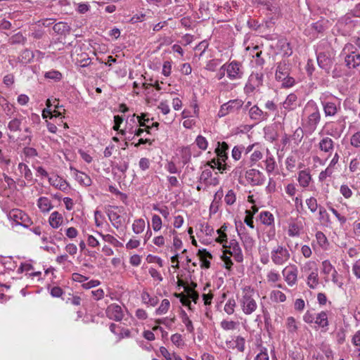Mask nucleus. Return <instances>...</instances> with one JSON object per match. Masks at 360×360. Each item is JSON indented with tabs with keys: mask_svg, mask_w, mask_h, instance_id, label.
<instances>
[{
	"mask_svg": "<svg viewBox=\"0 0 360 360\" xmlns=\"http://www.w3.org/2000/svg\"><path fill=\"white\" fill-rule=\"evenodd\" d=\"M321 120V112L316 103L313 100L309 101L302 112L301 126L305 131V134L311 135L316 129Z\"/></svg>",
	"mask_w": 360,
	"mask_h": 360,
	"instance_id": "1",
	"label": "nucleus"
},
{
	"mask_svg": "<svg viewBox=\"0 0 360 360\" xmlns=\"http://www.w3.org/2000/svg\"><path fill=\"white\" fill-rule=\"evenodd\" d=\"M255 293L254 289L250 286L242 289L238 302L243 312L246 315L252 314L257 308V302L254 299Z\"/></svg>",
	"mask_w": 360,
	"mask_h": 360,
	"instance_id": "2",
	"label": "nucleus"
},
{
	"mask_svg": "<svg viewBox=\"0 0 360 360\" xmlns=\"http://www.w3.org/2000/svg\"><path fill=\"white\" fill-rule=\"evenodd\" d=\"M221 69L226 70V76L231 81L242 79L245 73L243 63L236 60L224 63Z\"/></svg>",
	"mask_w": 360,
	"mask_h": 360,
	"instance_id": "3",
	"label": "nucleus"
},
{
	"mask_svg": "<svg viewBox=\"0 0 360 360\" xmlns=\"http://www.w3.org/2000/svg\"><path fill=\"white\" fill-rule=\"evenodd\" d=\"M342 53L345 55V63L348 68H358L360 67V53L352 44H347L342 49Z\"/></svg>",
	"mask_w": 360,
	"mask_h": 360,
	"instance_id": "4",
	"label": "nucleus"
},
{
	"mask_svg": "<svg viewBox=\"0 0 360 360\" xmlns=\"http://www.w3.org/2000/svg\"><path fill=\"white\" fill-rule=\"evenodd\" d=\"M228 150L229 145L226 142H218V146L215 149V153H217L218 160H216L215 159H213L211 160V162L208 163V165L212 168L217 165V169L220 171L226 170L227 168L226 165H222L221 162H225L226 160L228 158Z\"/></svg>",
	"mask_w": 360,
	"mask_h": 360,
	"instance_id": "5",
	"label": "nucleus"
},
{
	"mask_svg": "<svg viewBox=\"0 0 360 360\" xmlns=\"http://www.w3.org/2000/svg\"><path fill=\"white\" fill-rule=\"evenodd\" d=\"M221 244L224 249V254H229L233 257L237 262H242L243 261L242 250L236 240L232 239L229 242H224Z\"/></svg>",
	"mask_w": 360,
	"mask_h": 360,
	"instance_id": "6",
	"label": "nucleus"
},
{
	"mask_svg": "<svg viewBox=\"0 0 360 360\" xmlns=\"http://www.w3.org/2000/svg\"><path fill=\"white\" fill-rule=\"evenodd\" d=\"M290 257L289 250L283 245H278L271 252V258L276 265H283Z\"/></svg>",
	"mask_w": 360,
	"mask_h": 360,
	"instance_id": "7",
	"label": "nucleus"
},
{
	"mask_svg": "<svg viewBox=\"0 0 360 360\" xmlns=\"http://www.w3.org/2000/svg\"><path fill=\"white\" fill-rule=\"evenodd\" d=\"M321 102L326 117L335 116L341 108L340 101L337 98L330 101L321 99Z\"/></svg>",
	"mask_w": 360,
	"mask_h": 360,
	"instance_id": "8",
	"label": "nucleus"
},
{
	"mask_svg": "<svg viewBox=\"0 0 360 360\" xmlns=\"http://www.w3.org/2000/svg\"><path fill=\"white\" fill-rule=\"evenodd\" d=\"M245 178L252 186L263 185L266 178L260 171L255 169H250L245 173Z\"/></svg>",
	"mask_w": 360,
	"mask_h": 360,
	"instance_id": "9",
	"label": "nucleus"
},
{
	"mask_svg": "<svg viewBox=\"0 0 360 360\" xmlns=\"http://www.w3.org/2000/svg\"><path fill=\"white\" fill-rule=\"evenodd\" d=\"M236 226L238 234L243 243L244 248L246 250L252 248L255 241L252 237L246 231V229L244 225L240 222V225L236 224Z\"/></svg>",
	"mask_w": 360,
	"mask_h": 360,
	"instance_id": "10",
	"label": "nucleus"
},
{
	"mask_svg": "<svg viewBox=\"0 0 360 360\" xmlns=\"http://www.w3.org/2000/svg\"><path fill=\"white\" fill-rule=\"evenodd\" d=\"M290 64L287 60H282L281 61L277 63L276 64V70L275 73L276 79L278 81V79H284L285 77H287L288 75H290Z\"/></svg>",
	"mask_w": 360,
	"mask_h": 360,
	"instance_id": "11",
	"label": "nucleus"
},
{
	"mask_svg": "<svg viewBox=\"0 0 360 360\" xmlns=\"http://www.w3.org/2000/svg\"><path fill=\"white\" fill-rule=\"evenodd\" d=\"M108 318L115 321H120L123 319L124 314L122 307L117 304H110L105 311Z\"/></svg>",
	"mask_w": 360,
	"mask_h": 360,
	"instance_id": "12",
	"label": "nucleus"
},
{
	"mask_svg": "<svg viewBox=\"0 0 360 360\" xmlns=\"http://www.w3.org/2000/svg\"><path fill=\"white\" fill-rule=\"evenodd\" d=\"M297 273V268L295 265L286 266L282 271L285 281L290 286H292L296 283Z\"/></svg>",
	"mask_w": 360,
	"mask_h": 360,
	"instance_id": "13",
	"label": "nucleus"
},
{
	"mask_svg": "<svg viewBox=\"0 0 360 360\" xmlns=\"http://www.w3.org/2000/svg\"><path fill=\"white\" fill-rule=\"evenodd\" d=\"M249 116L252 120L260 122L266 120L269 115L268 112L263 111L257 105H255L249 110Z\"/></svg>",
	"mask_w": 360,
	"mask_h": 360,
	"instance_id": "14",
	"label": "nucleus"
},
{
	"mask_svg": "<svg viewBox=\"0 0 360 360\" xmlns=\"http://www.w3.org/2000/svg\"><path fill=\"white\" fill-rule=\"evenodd\" d=\"M318 148L321 151L330 155L334 150V141L328 136L323 137L320 140Z\"/></svg>",
	"mask_w": 360,
	"mask_h": 360,
	"instance_id": "15",
	"label": "nucleus"
},
{
	"mask_svg": "<svg viewBox=\"0 0 360 360\" xmlns=\"http://www.w3.org/2000/svg\"><path fill=\"white\" fill-rule=\"evenodd\" d=\"M317 63L320 68L328 72L332 67V60L324 53H319L316 56Z\"/></svg>",
	"mask_w": 360,
	"mask_h": 360,
	"instance_id": "16",
	"label": "nucleus"
},
{
	"mask_svg": "<svg viewBox=\"0 0 360 360\" xmlns=\"http://www.w3.org/2000/svg\"><path fill=\"white\" fill-rule=\"evenodd\" d=\"M319 328L322 329V331L326 332L328 330L329 325L328 315L326 311H321L317 313L315 317L314 323Z\"/></svg>",
	"mask_w": 360,
	"mask_h": 360,
	"instance_id": "17",
	"label": "nucleus"
},
{
	"mask_svg": "<svg viewBox=\"0 0 360 360\" xmlns=\"http://www.w3.org/2000/svg\"><path fill=\"white\" fill-rule=\"evenodd\" d=\"M297 96L295 94H290L282 103L281 109L283 108L285 110L292 111L296 109L297 107Z\"/></svg>",
	"mask_w": 360,
	"mask_h": 360,
	"instance_id": "18",
	"label": "nucleus"
},
{
	"mask_svg": "<svg viewBox=\"0 0 360 360\" xmlns=\"http://www.w3.org/2000/svg\"><path fill=\"white\" fill-rule=\"evenodd\" d=\"M49 182L51 185L65 192L69 188V184L63 179L58 176L49 177Z\"/></svg>",
	"mask_w": 360,
	"mask_h": 360,
	"instance_id": "19",
	"label": "nucleus"
},
{
	"mask_svg": "<svg viewBox=\"0 0 360 360\" xmlns=\"http://www.w3.org/2000/svg\"><path fill=\"white\" fill-rule=\"evenodd\" d=\"M146 115L142 114L141 116L136 117L134 114L131 117H128L127 120H129V123L134 124L136 127H148L146 123L149 122L150 119L146 118Z\"/></svg>",
	"mask_w": 360,
	"mask_h": 360,
	"instance_id": "20",
	"label": "nucleus"
},
{
	"mask_svg": "<svg viewBox=\"0 0 360 360\" xmlns=\"http://www.w3.org/2000/svg\"><path fill=\"white\" fill-rule=\"evenodd\" d=\"M53 30L58 34L66 36L70 33L71 27L67 22H58L53 25Z\"/></svg>",
	"mask_w": 360,
	"mask_h": 360,
	"instance_id": "21",
	"label": "nucleus"
},
{
	"mask_svg": "<svg viewBox=\"0 0 360 360\" xmlns=\"http://www.w3.org/2000/svg\"><path fill=\"white\" fill-rule=\"evenodd\" d=\"M264 162L266 172L268 174H271L276 168V163L273 155L268 149L266 150V159Z\"/></svg>",
	"mask_w": 360,
	"mask_h": 360,
	"instance_id": "22",
	"label": "nucleus"
},
{
	"mask_svg": "<svg viewBox=\"0 0 360 360\" xmlns=\"http://www.w3.org/2000/svg\"><path fill=\"white\" fill-rule=\"evenodd\" d=\"M311 176L307 170H302L298 173L297 181L300 186L306 188L309 185Z\"/></svg>",
	"mask_w": 360,
	"mask_h": 360,
	"instance_id": "23",
	"label": "nucleus"
},
{
	"mask_svg": "<svg viewBox=\"0 0 360 360\" xmlns=\"http://www.w3.org/2000/svg\"><path fill=\"white\" fill-rule=\"evenodd\" d=\"M91 63V58L89 57L88 53L81 51L80 53L77 54L75 58V64L82 68L88 67Z\"/></svg>",
	"mask_w": 360,
	"mask_h": 360,
	"instance_id": "24",
	"label": "nucleus"
},
{
	"mask_svg": "<svg viewBox=\"0 0 360 360\" xmlns=\"http://www.w3.org/2000/svg\"><path fill=\"white\" fill-rule=\"evenodd\" d=\"M307 284L311 289H316L318 287L319 281L317 269L311 271L307 276Z\"/></svg>",
	"mask_w": 360,
	"mask_h": 360,
	"instance_id": "25",
	"label": "nucleus"
},
{
	"mask_svg": "<svg viewBox=\"0 0 360 360\" xmlns=\"http://www.w3.org/2000/svg\"><path fill=\"white\" fill-rule=\"evenodd\" d=\"M324 30V25L321 21H317L311 24L307 30L305 32H311L312 34V37L316 38L318 37L319 33H321Z\"/></svg>",
	"mask_w": 360,
	"mask_h": 360,
	"instance_id": "26",
	"label": "nucleus"
},
{
	"mask_svg": "<svg viewBox=\"0 0 360 360\" xmlns=\"http://www.w3.org/2000/svg\"><path fill=\"white\" fill-rule=\"evenodd\" d=\"M63 221L62 214L58 212H53L49 217V224L53 229L58 228Z\"/></svg>",
	"mask_w": 360,
	"mask_h": 360,
	"instance_id": "27",
	"label": "nucleus"
},
{
	"mask_svg": "<svg viewBox=\"0 0 360 360\" xmlns=\"http://www.w3.org/2000/svg\"><path fill=\"white\" fill-rule=\"evenodd\" d=\"M259 219L261 222L266 226L274 225V217L269 211H262L259 214Z\"/></svg>",
	"mask_w": 360,
	"mask_h": 360,
	"instance_id": "28",
	"label": "nucleus"
},
{
	"mask_svg": "<svg viewBox=\"0 0 360 360\" xmlns=\"http://www.w3.org/2000/svg\"><path fill=\"white\" fill-rule=\"evenodd\" d=\"M226 105V107L229 111L230 113H233L239 110L243 105V101L240 99H234V100H230L227 103H224Z\"/></svg>",
	"mask_w": 360,
	"mask_h": 360,
	"instance_id": "29",
	"label": "nucleus"
},
{
	"mask_svg": "<svg viewBox=\"0 0 360 360\" xmlns=\"http://www.w3.org/2000/svg\"><path fill=\"white\" fill-rule=\"evenodd\" d=\"M198 255L200 257L202 262L201 266L205 269H208L210 266V262L207 258L212 259V255L210 252H207L205 249L199 250Z\"/></svg>",
	"mask_w": 360,
	"mask_h": 360,
	"instance_id": "30",
	"label": "nucleus"
},
{
	"mask_svg": "<svg viewBox=\"0 0 360 360\" xmlns=\"http://www.w3.org/2000/svg\"><path fill=\"white\" fill-rule=\"evenodd\" d=\"M34 57V55L32 51L29 49H25L18 56V60L20 63L27 64L33 60Z\"/></svg>",
	"mask_w": 360,
	"mask_h": 360,
	"instance_id": "31",
	"label": "nucleus"
},
{
	"mask_svg": "<svg viewBox=\"0 0 360 360\" xmlns=\"http://www.w3.org/2000/svg\"><path fill=\"white\" fill-rule=\"evenodd\" d=\"M75 179L82 185L89 186L91 184V178L85 173L75 169Z\"/></svg>",
	"mask_w": 360,
	"mask_h": 360,
	"instance_id": "32",
	"label": "nucleus"
},
{
	"mask_svg": "<svg viewBox=\"0 0 360 360\" xmlns=\"http://www.w3.org/2000/svg\"><path fill=\"white\" fill-rule=\"evenodd\" d=\"M248 80L258 88L263 84L264 74L262 72H252Z\"/></svg>",
	"mask_w": 360,
	"mask_h": 360,
	"instance_id": "33",
	"label": "nucleus"
},
{
	"mask_svg": "<svg viewBox=\"0 0 360 360\" xmlns=\"http://www.w3.org/2000/svg\"><path fill=\"white\" fill-rule=\"evenodd\" d=\"M180 317L183 323L185 325L187 331L189 333H193L194 327L188 314L184 311L182 310L180 314Z\"/></svg>",
	"mask_w": 360,
	"mask_h": 360,
	"instance_id": "34",
	"label": "nucleus"
},
{
	"mask_svg": "<svg viewBox=\"0 0 360 360\" xmlns=\"http://www.w3.org/2000/svg\"><path fill=\"white\" fill-rule=\"evenodd\" d=\"M286 328L289 333L295 334L297 333L298 326L296 320L292 316H289L286 319Z\"/></svg>",
	"mask_w": 360,
	"mask_h": 360,
	"instance_id": "35",
	"label": "nucleus"
},
{
	"mask_svg": "<svg viewBox=\"0 0 360 360\" xmlns=\"http://www.w3.org/2000/svg\"><path fill=\"white\" fill-rule=\"evenodd\" d=\"M38 207L42 212H49L52 208L51 200L46 197H41L38 200Z\"/></svg>",
	"mask_w": 360,
	"mask_h": 360,
	"instance_id": "36",
	"label": "nucleus"
},
{
	"mask_svg": "<svg viewBox=\"0 0 360 360\" xmlns=\"http://www.w3.org/2000/svg\"><path fill=\"white\" fill-rule=\"evenodd\" d=\"M159 351L166 360H183L179 356L175 354L174 353H170L164 347H160Z\"/></svg>",
	"mask_w": 360,
	"mask_h": 360,
	"instance_id": "37",
	"label": "nucleus"
},
{
	"mask_svg": "<svg viewBox=\"0 0 360 360\" xmlns=\"http://www.w3.org/2000/svg\"><path fill=\"white\" fill-rule=\"evenodd\" d=\"M279 44L281 46V50L283 51V54L285 57H289L292 53V48L290 47V44L289 42L286 41V40H280Z\"/></svg>",
	"mask_w": 360,
	"mask_h": 360,
	"instance_id": "38",
	"label": "nucleus"
},
{
	"mask_svg": "<svg viewBox=\"0 0 360 360\" xmlns=\"http://www.w3.org/2000/svg\"><path fill=\"white\" fill-rule=\"evenodd\" d=\"M226 229L227 226H226V224H224L223 226H221L220 229H219L217 231V233L219 235V236L216 238V242L221 244L224 243V242H227V235L225 233Z\"/></svg>",
	"mask_w": 360,
	"mask_h": 360,
	"instance_id": "39",
	"label": "nucleus"
},
{
	"mask_svg": "<svg viewBox=\"0 0 360 360\" xmlns=\"http://www.w3.org/2000/svg\"><path fill=\"white\" fill-rule=\"evenodd\" d=\"M146 223L145 221L142 219H136L134 221L132 224L133 231L139 234L141 233L145 229Z\"/></svg>",
	"mask_w": 360,
	"mask_h": 360,
	"instance_id": "40",
	"label": "nucleus"
},
{
	"mask_svg": "<svg viewBox=\"0 0 360 360\" xmlns=\"http://www.w3.org/2000/svg\"><path fill=\"white\" fill-rule=\"evenodd\" d=\"M141 298L143 303L150 304L155 307L158 304V298L156 297H151L148 292H143L141 295Z\"/></svg>",
	"mask_w": 360,
	"mask_h": 360,
	"instance_id": "41",
	"label": "nucleus"
},
{
	"mask_svg": "<svg viewBox=\"0 0 360 360\" xmlns=\"http://www.w3.org/2000/svg\"><path fill=\"white\" fill-rule=\"evenodd\" d=\"M316 239L318 244L323 249H326L328 246V239L325 234L321 231H317L316 233Z\"/></svg>",
	"mask_w": 360,
	"mask_h": 360,
	"instance_id": "42",
	"label": "nucleus"
},
{
	"mask_svg": "<svg viewBox=\"0 0 360 360\" xmlns=\"http://www.w3.org/2000/svg\"><path fill=\"white\" fill-rule=\"evenodd\" d=\"M108 217L115 228L118 229L121 226V217L118 214L115 212H110L108 213Z\"/></svg>",
	"mask_w": 360,
	"mask_h": 360,
	"instance_id": "43",
	"label": "nucleus"
},
{
	"mask_svg": "<svg viewBox=\"0 0 360 360\" xmlns=\"http://www.w3.org/2000/svg\"><path fill=\"white\" fill-rule=\"evenodd\" d=\"M304 134H305V131L304 130V128L301 126L295 129L292 136V139L296 144H298L299 143L301 142Z\"/></svg>",
	"mask_w": 360,
	"mask_h": 360,
	"instance_id": "44",
	"label": "nucleus"
},
{
	"mask_svg": "<svg viewBox=\"0 0 360 360\" xmlns=\"http://www.w3.org/2000/svg\"><path fill=\"white\" fill-rule=\"evenodd\" d=\"M271 299L274 301V302H283L284 301H285L286 300V296L281 291H279V290H273L271 292Z\"/></svg>",
	"mask_w": 360,
	"mask_h": 360,
	"instance_id": "45",
	"label": "nucleus"
},
{
	"mask_svg": "<svg viewBox=\"0 0 360 360\" xmlns=\"http://www.w3.org/2000/svg\"><path fill=\"white\" fill-rule=\"evenodd\" d=\"M236 306V300L233 298H230L228 300L224 306V311L229 314L231 315L234 313V309Z\"/></svg>",
	"mask_w": 360,
	"mask_h": 360,
	"instance_id": "46",
	"label": "nucleus"
},
{
	"mask_svg": "<svg viewBox=\"0 0 360 360\" xmlns=\"http://www.w3.org/2000/svg\"><path fill=\"white\" fill-rule=\"evenodd\" d=\"M322 265V273L328 275L330 274H332L335 269L334 266L331 264L329 260H324L321 263Z\"/></svg>",
	"mask_w": 360,
	"mask_h": 360,
	"instance_id": "47",
	"label": "nucleus"
},
{
	"mask_svg": "<svg viewBox=\"0 0 360 360\" xmlns=\"http://www.w3.org/2000/svg\"><path fill=\"white\" fill-rule=\"evenodd\" d=\"M245 150V146L243 145L236 146L232 150V158L235 160H239L241 158L242 153Z\"/></svg>",
	"mask_w": 360,
	"mask_h": 360,
	"instance_id": "48",
	"label": "nucleus"
},
{
	"mask_svg": "<svg viewBox=\"0 0 360 360\" xmlns=\"http://www.w3.org/2000/svg\"><path fill=\"white\" fill-rule=\"evenodd\" d=\"M98 233L103 238V239L105 242H108V243L113 245L115 247H119L122 245L119 240H117L114 236H112L110 234L103 235L101 233Z\"/></svg>",
	"mask_w": 360,
	"mask_h": 360,
	"instance_id": "49",
	"label": "nucleus"
},
{
	"mask_svg": "<svg viewBox=\"0 0 360 360\" xmlns=\"http://www.w3.org/2000/svg\"><path fill=\"white\" fill-rule=\"evenodd\" d=\"M221 327L225 330H235L238 326V323L233 321L223 320L221 323Z\"/></svg>",
	"mask_w": 360,
	"mask_h": 360,
	"instance_id": "50",
	"label": "nucleus"
},
{
	"mask_svg": "<svg viewBox=\"0 0 360 360\" xmlns=\"http://www.w3.org/2000/svg\"><path fill=\"white\" fill-rule=\"evenodd\" d=\"M21 120L14 118L8 122V128L11 131H18L20 130Z\"/></svg>",
	"mask_w": 360,
	"mask_h": 360,
	"instance_id": "51",
	"label": "nucleus"
},
{
	"mask_svg": "<svg viewBox=\"0 0 360 360\" xmlns=\"http://www.w3.org/2000/svg\"><path fill=\"white\" fill-rule=\"evenodd\" d=\"M257 212V209L255 208L253 213H252L250 210H246V216L244 219V222L251 229H254V224H253V214Z\"/></svg>",
	"mask_w": 360,
	"mask_h": 360,
	"instance_id": "52",
	"label": "nucleus"
},
{
	"mask_svg": "<svg viewBox=\"0 0 360 360\" xmlns=\"http://www.w3.org/2000/svg\"><path fill=\"white\" fill-rule=\"evenodd\" d=\"M236 200V195L233 190H229L224 196V201L226 205H232Z\"/></svg>",
	"mask_w": 360,
	"mask_h": 360,
	"instance_id": "53",
	"label": "nucleus"
},
{
	"mask_svg": "<svg viewBox=\"0 0 360 360\" xmlns=\"http://www.w3.org/2000/svg\"><path fill=\"white\" fill-rule=\"evenodd\" d=\"M212 176V173L210 169H204L200 176V181L201 183H203V184L207 185Z\"/></svg>",
	"mask_w": 360,
	"mask_h": 360,
	"instance_id": "54",
	"label": "nucleus"
},
{
	"mask_svg": "<svg viewBox=\"0 0 360 360\" xmlns=\"http://www.w3.org/2000/svg\"><path fill=\"white\" fill-rule=\"evenodd\" d=\"M195 142L200 149H201L202 150H205L207 149V146H208V142L204 136H202L201 135H198L196 137Z\"/></svg>",
	"mask_w": 360,
	"mask_h": 360,
	"instance_id": "55",
	"label": "nucleus"
},
{
	"mask_svg": "<svg viewBox=\"0 0 360 360\" xmlns=\"http://www.w3.org/2000/svg\"><path fill=\"white\" fill-rule=\"evenodd\" d=\"M10 40L13 44H24L26 41V38L20 32H18L12 36Z\"/></svg>",
	"mask_w": 360,
	"mask_h": 360,
	"instance_id": "56",
	"label": "nucleus"
},
{
	"mask_svg": "<svg viewBox=\"0 0 360 360\" xmlns=\"http://www.w3.org/2000/svg\"><path fill=\"white\" fill-rule=\"evenodd\" d=\"M143 86L144 87L145 94L148 98H151L152 97L150 94L154 91V89H158V81L156 80L154 84H143Z\"/></svg>",
	"mask_w": 360,
	"mask_h": 360,
	"instance_id": "57",
	"label": "nucleus"
},
{
	"mask_svg": "<svg viewBox=\"0 0 360 360\" xmlns=\"http://www.w3.org/2000/svg\"><path fill=\"white\" fill-rule=\"evenodd\" d=\"M44 76L47 79H53L55 81H60L62 79V74L57 70L47 72Z\"/></svg>",
	"mask_w": 360,
	"mask_h": 360,
	"instance_id": "58",
	"label": "nucleus"
},
{
	"mask_svg": "<svg viewBox=\"0 0 360 360\" xmlns=\"http://www.w3.org/2000/svg\"><path fill=\"white\" fill-rule=\"evenodd\" d=\"M349 15H351L356 18H360V2L356 4L354 7L350 11V13L345 16L346 22L349 19Z\"/></svg>",
	"mask_w": 360,
	"mask_h": 360,
	"instance_id": "59",
	"label": "nucleus"
},
{
	"mask_svg": "<svg viewBox=\"0 0 360 360\" xmlns=\"http://www.w3.org/2000/svg\"><path fill=\"white\" fill-rule=\"evenodd\" d=\"M266 278L269 283H275L281 279L280 274L276 270H271L266 275Z\"/></svg>",
	"mask_w": 360,
	"mask_h": 360,
	"instance_id": "60",
	"label": "nucleus"
},
{
	"mask_svg": "<svg viewBox=\"0 0 360 360\" xmlns=\"http://www.w3.org/2000/svg\"><path fill=\"white\" fill-rule=\"evenodd\" d=\"M307 205L311 212H315L318 208L317 200L315 198L311 197L306 200Z\"/></svg>",
	"mask_w": 360,
	"mask_h": 360,
	"instance_id": "61",
	"label": "nucleus"
},
{
	"mask_svg": "<svg viewBox=\"0 0 360 360\" xmlns=\"http://www.w3.org/2000/svg\"><path fill=\"white\" fill-rule=\"evenodd\" d=\"M288 236L291 237L298 236L300 233V229L298 225L295 223L290 224L289 226Z\"/></svg>",
	"mask_w": 360,
	"mask_h": 360,
	"instance_id": "62",
	"label": "nucleus"
},
{
	"mask_svg": "<svg viewBox=\"0 0 360 360\" xmlns=\"http://www.w3.org/2000/svg\"><path fill=\"white\" fill-rule=\"evenodd\" d=\"M236 348L240 352H243L245 348V340L241 336H237L235 340Z\"/></svg>",
	"mask_w": 360,
	"mask_h": 360,
	"instance_id": "63",
	"label": "nucleus"
},
{
	"mask_svg": "<svg viewBox=\"0 0 360 360\" xmlns=\"http://www.w3.org/2000/svg\"><path fill=\"white\" fill-rule=\"evenodd\" d=\"M350 143L355 148L360 147V131L354 133L350 139Z\"/></svg>",
	"mask_w": 360,
	"mask_h": 360,
	"instance_id": "64",
	"label": "nucleus"
}]
</instances>
